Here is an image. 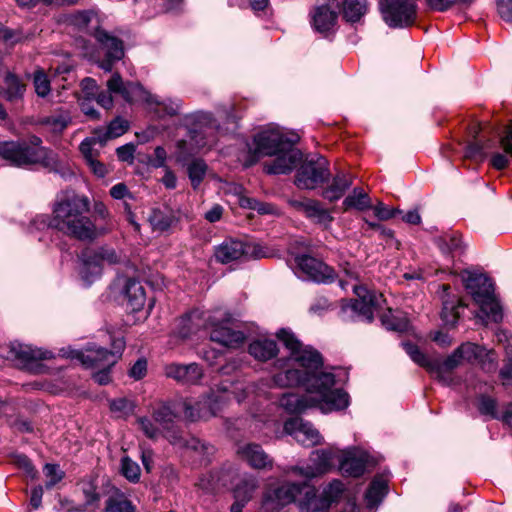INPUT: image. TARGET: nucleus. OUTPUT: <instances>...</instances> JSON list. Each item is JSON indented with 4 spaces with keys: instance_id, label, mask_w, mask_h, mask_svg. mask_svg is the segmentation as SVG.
Segmentation results:
<instances>
[{
    "instance_id": "42",
    "label": "nucleus",
    "mask_w": 512,
    "mask_h": 512,
    "mask_svg": "<svg viewBox=\"0 0 512 512\" xmlns=\"http://www.w3.org/2000/svg\"><path fill=\"white\" fill-rule=\"evenodd\" d=\"M366 12V0H345L343 3V16L347 21H358Z\"/></svg>"
},
{
    "instance_id": "45",
    "label": "nucleus",
    "mask_w": 512,
    "mask_h": 512,
    "mask_svg": "<svg viewBox=\"0 0 512 512\" xmlns=\"http://www.w3.org/2000/svg\"><path fill=\"white\" fill-rule=\"evenodd\" d=\"M33 86L37 96L41 98L47 97L51 92L50 80L45 71L41 68L36 69L33 73Z\"/></svg>"
},
{
    "instance_id": "34",
    "label": "nucleus",
    "mask_w": 512,
    "mask_h": 512,
    "mask_svg": "<svg viewBox=\"0 0 512 512\" xmlns=\"http://www.w3.org/2000/svg\"><path fill=\"white\" fill-rule=\"evenodd\" d=\"M345 211L350 209H356L363 211L372 207L371 199L363 189L355 188L351 194H349L342 203Z\"/></svg>"
},
{
    "instance_id": "44",
    "label": "nucleus",
    "mask_w": 512,
    "mask_h": 512,
    "mask_svg": "<svg viewBox=\"0 0 512 512\" xmlns=\"http://www.w3.org/2000/svg\"><path fill=\"white\" fill-rule=\"evenodd\" d=\"M5 96L9 101L21 98L25 91V85L20 79L12 73H7L5 77Z\"/></svg>"
},
{
    "instance_id": "49",
    "label": "nucleus",
    "mask_w": 512,
    "mask_h": 512,
    "mask_svg": "<svg viewBox=\"0 0 512 512\" xmlns=\"http://www.w3.org/2000/svg\"><path fill=\"white\" fill-rule=\"evenodd\" d=\"M100 350H105L104 348H101V347H98L96 345H89L85 348L84 351H78L76 352V358L78 360H80V362L86 367V368H93V369H96V368H100V367H112L113 365H106L104 363V361H101V354L100 353H95L94 354V357L96 359H98V361H95V363H88L86 360H85V355L88 354L89 352L91 351H100Z\"/></svg>"
},
{
    "instance_id": "33",
    "label": "nucleus",
    "mask_w": 512,
    "mask_h": 512,
    "mask_svg": "<svg viewBox=\"0 0 512 512\" xmlns=\"http://www.w3.org/2000/svg\"><path fill=\"white\" fill-rule=\"evenodd\" d=\"M387 492V482L382 478H375L365 494L366 505L369 509L376 508Z\"/></svg>"
},
{
    "instance_id": "9",
    "label": "nucleus",
    "mask_w": 512,
    "mask_h": 512,
    "mask_svg": "<svg viewBox=\"0 0 512 512\" xmlns=\"http://www.w3.org/2000/svg\"><path fill=\"white\" fill-rule=\"evenodd\" d=\"M7 358L14 361L20 368L33 373H41L44 366L41 360L51 358V352L33 348L30 345L19 342H11L7 346Z\"/></svg>"
},
{
    "instance_id": "43",
    "label": "nucleus",
    "mask_w": 512,
    "mask_h": 512,
    "mask_svg": "<svg viewBox=\"0 0 512 512\" xmlns=\"http://www.w3.org/2000/svg\"><path fill=\"white\" fill-rule=\"evenodd\" d=\"M41 143H42V140L37 136H31L29 138V143H26L30 149H33V150L43 149V150H45V152H47L46 156L44 158L40 159L39 161H37L36 164H41L42 166L49 168V169L56 168V166H57L56 154L53 151L47 149L46 147L41 146Z\"/></svg>"
},
{
    "instance_id": "53",
    "label": "nucleus",
    "mask_w": 512,
    "mask_h": 512,
    "mask_svg": "<svg viewBox=\"0 0 512 512\" xmlns=\"http://www.w3.org/2000/svg\"><path fill=\"white\" fill-rule=\"evenodd\" d=\"M140 429L150 439H157L161 434V427L147 417H139L137 419Z\"/></svg>"
},
{
    "instance_id": "29",
    "label": "nucleus",
    "mask_w": 512,
    "mask_h": 512,
    "mask_svg": "<svg viewBox=\"0 0 512 512\" xmlns=\"http://www.w3.org/2000/svg\"><path fill=\"white\" fill-rule=\"evenodd\" d=\"M105 512H135V506L124 493L113 485H107Z\"/></svg>"
},
{
    "instance_id": "39",
    "label": "nucleus",
    "mask_w": 512,
    "mask_h": 512,
    "mask_svg": "<svg viewBox=\"0 0 512 512\" xmlns=\"http://www.w3.org/2000/svg\"><path fill=\"white\" fill-rule=\"evenodd\" d=\"M258 483L255 477L247 476L240 480L234 489L235 499L248 502L257 489Z\"/></svg>"
},
{
    "instance_id": "24",
    "label": "nucleus",
    "mask_w": 512,
    "mask_h": 512,
    "mask_svg": "<svg viewBox=\"0 0 512 512\" xmlns=\"http://www.w3.org/2000/svg\"><path fill=\"white\" fill-rule=\"evenodd\" d=\"M276 158L270 163L264 165V170L268 174H286L293 170L300 160L299 152L292 149V142L285 151H279L275 154Z\"/></svg>"
},
{
    "instance_id": "57",
    "label": "nucleus",
    "mask_w": 512,
    "mask_h": 512,
    "mask_svg": "<svg viewBox=\"0 0 512 512\" xmlns=\"http://www.w3.org/2000/svg\"><path fill=\"white\" fill-rule=\"evenodd\" d=\"M487 147L488 145L482 144L479 141H474L467 146L465 156L482 161L486 157L485 149Z\"/></svg>"
},
{
    "instance_id": "20",
    "label": "nucleus",
    "mask_w": 512,
    "mask_h": 512,
    "mask_svg": "<svg viewBox=\"0 0 512 512\" xmlns=\"http://www.w3.org/2000/svg\"><path fill=\"white\" fill-rule=\"evenodd\" d=\"M306 483L285 482L265 496V504L271 505L272 509H280L296 500L305 487Z\"/></svg>"
},
{
    "instance_id": "13",
    "label": "nucleus",
    "mask_w": 512,
    "mask_h": 512,
    "mask_svg": "<svg viewBox=\"0 0 512 512\" xmlns=\"http://www.w3.org/2000/svg\"><path fill=\"white\" fill-rule=\"evenodd\" d=\"M403 347L411 359L421 367L426 368L428 371L437 373L438 375L444 372L452 371L464 363L461 354L457 349L449 355L444 361L432 360L422 353L419 348L411 343H404Z\"/></svg>"
},
{
    "instance_id": "10",
    "label": "nucleus",
    "mask_w": 512,
    "mask_h": 512,
    "mask_svg": "<svg viewBox=\"0 0 512 512\" xmlns=\"http://www.w3.org/2000/svg\"><path fill=\"white\" fill-rule=\"evenodd\" d=\"M214 256L218 262L227 264L242 257H265L266 253L256 243H244L236 239H226L215 248Z\"/></svg>"
},
{
    "instance_id": "31",
    "label": "nucleus",
    "mask_w": 512,
    "mask_h": 512,
    "mask_svg": "<svg viewBox=\"0 0 512 512\" xmlns=\"http://www.w3.org/2000/svg\"><path fill=\"white\" fill-rule=\"evenodd\" d=\"M278 348L274 340L258 339L250 343L249 353L259 361H268L277 355Z\"/></svg>"
},
{
    "instance_id": "2",
    "label": "nucleus",
    "mask_w": 512,
    "mask_h": 512,
    "mask_svg": "<svg viewBox=\"0 0 512 512\" xmlns=\"http://www.w3.org/2000/svg\"><path fill=\"white\" fill-rule=\"evenodd\" d=\"M90 203L87 197L75 192L58 196L48 226L78 240H91L97 236L94 223L88 217Z\"/></svg>"
},
{
    "instance_id": "19",
    "label": "nucleus",
    "mask_w": 512,
    "mask_h": 512,
    "mask_svg": "<svg viewBox=\"0 0 512 512\" xmlns=\"http://www.w3.org/2000/svg\"><path fill=\"white\" fill-rule=\"evenodd\" d=\"M284 431L293 436L303 446L310 447L321 442L319 432L307 422L300 418H291L284 423Z\"/></svg>"
},
{
    "instance_id": "11",
    "label": "nucleus",
    "mask_w": 512,
    "mask_h": 512,
    "mask_svg": "<svg viewBox=\"0 0 512 512\" xmlns=\"http://www.w3.org/2000/svg\"><path fill=\"white\" fill-rule=\"evenodd\" d=\"M119 261V256L112 248L102 247L94 251H87L82 256L81 277L87 284H90L101 275L105 263L111 265Z\"/></svg>"
},
{
    "instance_id": "50",
    "label": "nucleus",
    "mask_w": 512,
    "mask_h": 512,
    "mask_svg": "<svg viewBox=\"0 0 512 512\" xmlns=\"http://www.w3.org/2000/svg\"><path fill=\"white\" fill-rule=\"evenodd\" d=\"M121 473L130 482H138L141 470L135 461L125 456L121 460Z\"/></svg>"
},
{
    "instance_id": "30",
    "label": "nucleus",
    "mask_w": 512,
    "mask_h": 512,
    "mask_svg": "<svg viewBox=\"0 0 512 512\" xmlns=\"http://www.w3.org/2000/svg\"><path fill=\"white\" fill-rule=\"evenodd\" d=\"M127 305L133 312L140 311L146 302V293L142 284L136 280H128L125 285Z\"/></svg>"
},
{
    "instance_id": "21",
    "label": "nucleus",
    "mask_w": 512,
    "mask_h": 512,
    "mask_svg": "<svg viewBox=\"0 0 512 512\" xmlns=\"http://www.w3.org/2000/svg\"><path fill=\"white\" fill-rule=\"evenodd\" d=\"M339 9L340 5L337 0H327L325 3L318 5L313 14L315 29L321 33L330 31L336 24Z\"/></svg>"
},
{
    "instance_id": "18",
    "label": "nucleus",
    "mask_w": 512,
    "mask_h": 512,
    "mask_svg": "<svg viewBox=\"0 0 512 512\" xmlns=\"http://www.w3.org/2000/svg\"><path fill=\"white\" fill-rule=\"evenodd\" d=\"M296 261L299 271L306 279L318 283H328L334 278L333 269L314 257L302 255L297 257Z\"/></svg>"
},
{
    "instance_id": "51",
    "label": "nucleus",
    "mask_w": 512,
    "mask_h": 512,
    "mask_svg": "<svg viewBox=\"0 0 512 512\" xmlns=\"http://www.w3.org/2000/svg\"><path fill=\"white\" fill-rule=\"evenodd\" d=\"M498 357L493 349H487L483 346V353L477 358L478 363L486 372H494L497 368Z\"/></svg>"
},
{
    "instance_id": "4",
    "label": "nucleus",
    "mask_w": 512,
    "mask_h": 512,
    "mask_svg": "<svg viewBox=\"0 0 512 512\" xmlns=\"http://www.w3.org/2000/svg\"><path fill=\"white\" fill-rule=\"evenodd\" d=\"M461 279L466 290L488 319L499 322L503 318L502 307L494 294L491 280L481 273L469 270L461 272Z\"/></svg>"
},
{
    "instance_id": "56",
    "label": "nucleus",
    "mask_w": 512,
    "mask_h": 512,
    "mask_svg": "<svg viewBox=\"0 0 512 512\" xmlns=\"http://www.w3.org/2000/svg\"><path fill=\"white\" fill-rule=\"evenodd\" d=\"M93 15L91 11H78L69 14L67 20L70 24L78 28H84L89 24Z\"/></svg>"
},
{
    "instance_id": "62",
    "label": "nucleus",
    "mask_w": 512,
    "mask_h": 512,
    "mask_svg": "<svg viewBox=\"0 0 512 512\" xmlns=\"http://www.w3.org/2000/svg\"><path fill=\"white\" fill-rule=\"evenodd\" d=\"M14 462L18 467L22 468L29 477L34 478L36 476L37 472L27 456L23 454L15 455Z\"/></svg>"
},
{
    "instance_id": "25",
    "label": "nucleus",
    "mask_w": 512,
    "mask_h": 512,
    "mask_svg": "<svg viewBox=\"0 0 512 512\" xmlns=\"http://www.w3.org/2000/svg\"><path fill=\"white\" fill-rule=\"evenodd\" d=\"M239 457L254 469H271L273 461L258 444L248 443L237 450Z\"/></svg>"
},
{
    "instance_id": "23",
    "label": "nucleus",
    "mask_w": 512,
    "mask_h": 512,
    "mask_svg": "<svg viewBox=\"0 0 512 512\" xmlns=\"http://www.w3.org/2000/svg\"><path fill=\"white\" fill-rule=\"evenodd\" d=\"M337 460L339 461V469L344 475L359 477L365 471V457L356 449L339 450Z\"/></svg>"
},
{
    "instance_id": "47",
    "label": "nucleus",
    "mask_w": 512,
    "mask_h": 512,
    "mask_svg": "<svg viewBox=\"0 0 512 512\" xmlns=\"http://www.w3.org/2000/svg\"><path fill=\"white\" fill-rule=\"evenodd\" d=\"M458 350L464 363H474L477 361V358L481 356V353H483V346L472 342H465L458 347Z\"/></svg>"
},
{
    "instance_id": "40",
    "label": "nucleus",
    "mask_w": 512,
    "mask_h": 512,
    "mask_svg": "<svg viewBox=\"0 0 512 512\" xmlns=\"http://www.w3.org/2000/svg\"><path fill=\"white\" fill-rule=\"evenodd\" d=\"M207 164L201 159L192 160L187 166V173L193 189H197L207 173Z\"/></svg>"
},
{
    "instance_id": "27",
    "label": "nucleus",
    "mask_w": 512,
    "mask_h": 512,
    "mask_svg": "<svg viewBox=\"0 0 512 512\" xmlns=\"http://www.w3.org/2000/svg\"><path fill=\"white\" fill-rule=\"evenodd\" d=\"M93 36L99 43L105 54L114 59H122L124 56L123 42L117 37L111 35L109 32L102 28H97L93 32Z\"/></svg>"
},
{
    "instance_id": "54",
    "label": "nucleus",
    "mask_w": 512,
    "mask_h": 512,
    "mask_svg": "<svg viewBox=\"0 0 512 512\" xmlns=\"http://www.w3.org/2000/svg\"><path fill=\"white\" fill-rule=\"evenodd\" d=\"M95 135L96 136H94L92 138L85 139L80 144V147H79L80 151L87 163L92 161L93 159L97 158V156H98V152L94 149V145L96 143H99L98 131L95 133Z\"/></svg>"
},
{
    "instance_id": "32",
    "label": "nucleus",
    "mask_w": 512,
    "mask_h": 512,
    "mask_svg": "<svg viewBox=\"0 0 512 512\" xmlns=\"http://www.w3.org/2000/svg\"><path fill=\"white\" fill-rule=\"evenodd\" d=\"M352 185L350 175L341 173L337 174L332 183L323 191V197L329 201L340 199L345 191Z\"/></svg>"
},
{
    "instance_id": "60",
    "label": "nucleus",
    "mask_w": 512,
    "mask_h": 512,
    "mask_svg": "<svg viewBox=\"0 0 512 512\" xmlns=\"http://www.w3.org/2000/svg\"><path fill=\"white\" fill-rule=\"evenodd\" d=\"M441 315L445 324L449 326H454L459 318L457 307L448 302L444 303Z\"/></svg>"
},
{
    "instance_id": "26",
    "label": "nucleus",
    "mask_w": 512,
    "mask_h": 512,
    "mask_svg": "<svg viewBox=\"0 0 512 512\" xmlns=\"http://www.w3.org/2000/svg\"><path fill=\"white\" fill-rule=\"evenodd\" d=\"M222 407V402L216 397H207L198 402L196 407L184 403V415L187 419L195 421L198 419H208L216 416Z\"/></svg>"
},
{
    "instance_id": "41",
    "label": "nucleus",
    "mask_w": 512,
    "mask_h": 512,
    "mask_svg": "<svg viewBox=\"0 0 512 512\" xmlns=\"http://www.w3.org/2000/svg\"><path fill=\"white\" fill-rule=\"evenodd\" d=\"M129 128L128 121L117 117L107 127L103 135L98 134L99 144L102 146L108 139L122 136Z\"/></svg>"
},
{
    "instance_id": "28",
    "label": "nucleus",
    "mask_w": 512,
    "mask_h": 512,
    "mask_svg": "<svg viewBox=\"0 0 512 512\" xmlns=\"http://www.w3.org/2000/svg\"><path fill=\"white\" fill-rule=\"evenodd\" d=\"M500 147L503 150L501 152H495L491 157V165L496 170H503L508 167L510 158H512V123L507 126L503 135L499 139Z\"/></svg>"
},
{
    "instance_id": "17",
    "label": "nucleus",
    "mask_w": 512,
    "mask_h": 512,
    "mask_svg": "<svg viewBox=\"0 0 512 512\" xmlns=\"http://www.w3.org/2000/svg\"><path fill=\"white\" fill-rule=\"evenodd\" d=\"M290 142L278 128L263 130L254 137L255 154L257 156H274L279 151L287 150Z\"/></svg>"
},
{
    "instance_id": "3",
    "label": "nucleus",
    "mask_w": 512,
    "mask_h": 512,
    "mask_svg": "<svg viewBox=\"0 0 512 512\" xmlns=\"http://www.w3.org/2000/svg\"><path fill=\"white\" fill-rule=\"evenodd\" d=\"M110 91L120 93L129 103L144 102L148 109L158 117L175 116L181 107L180 100L168 99L160 101L157 96L145 90L138 82H124L119 73H114L108 80Z\"/></svg>"
},
{
    "instance_id": "38",
    "label": "nucleus",
    "mask_w": 512,
    "mask_h": 512,
    "mask_svg": "<svg viewBox=\"0 0 512 512\" xmlns=\"http://www.w3.org/2000/svg\"><path fill=\"white\" fill-rule=\"evenodd\" d=\"M305 216L310 218L312 221L327 226L333 217L330 212L323 208L318 201L309 200L308 208H306Z\"/></svg>"
},
{
    "instance_id": "7",
    "label": "nucleus",
    "mask_w": 512,
    "mask_h": 512,
    "mask_svg": "<svg viewBox=\"0 0 512 512\" xmlns=\"http://www.w3.org/2000/svg\"><path fill=\"white\" fill-rule=\"evenodd\" d=\"M175 414L169 406L162 405L153 413V421L157 423L163 430H167L166 438L175 446L186 447L200 455H208L212 451V447L207 446L204 442L197 438L190 437L185 439L179 431H170L169 425L173 422Z\"/></svg>"
},
{
    "instance_id": "12",
    "label": "nucleus",
    "mask_w": 512,
    "mask_h": 512,
    "mask_svg": "<svg viewBox=\"0 0 512 512\" xmlns=\"http://www.w3.org/2000/svg\"><path fill=\"white\" fill-rule=\"evenodd\" d=\"M46 153L43 149H30L26 142L0 141V158L15 166L36 164Z\"/></svg>"
},
{
    "instance_id": "59",
    "label": "nucleus",
    "mask_w": 512,
    "mask_h": 512,
    "mask_svg": "<svg viewBox=\"0 0 512 512\" xmlns=\"http://www.w3.org/2000/svg\"><path fill=\"white\" fill-rule=\"evenodd\" d=\"M98 86L94 79L92 78H84L81 81V92L82 96L79 98L81 99H94L97 95Z\"/></svg>"
},
{
    "instance_id": "55",
    "label": "nucleus",
    "mask_w": 512,
    "mask_h": 512,
    "mask_svg": "<svg viewBox=\"0 0 512 512\" xmlns=\"http://www.w3.org/2000/svg\"><path fill=\"white\" fill-rule=\"evenodd\" d=\"M45 476L48 478L46 488L50 489L64 477V473L56 464H46L44 467Z\"/></svg>"
},
{
    "instance_id": "63",
    "label": "nucleus",
    "mask_w": 512,
    "mask_h": 512,
    "mask_svg": "<svg viewBox=\"0 0 512 512\" xmlns=\"http://www.w3.org/2000/svg\"><path fill=\"white\" fill-rule=\"evenodd\" d=\"M374 214L379 220H388L393 218L396 213L400 212L397 209H390L388 206L384 205L382 202H379L377 205L373 207Z\"/></svg>"
},
{
    "instance_id": "61",
    "label": "nucleus",
    "mask_w": 512,
    "mask_h": 512,
    "mask_svg": "<svg viewBox=\"0 0 512 512\" xmlns=\"http://www.w3.org/2000/svg\"><path fill=\"white\" fill-rule=\"evenodd\" d=\"M496 3L499 16L512 23V0H496Z\"/></svg>"
},
{
    "instance_id": "58",
    "label": "nucleus",
    "mask_w": 512,
    "mask_h": 512,
    "mask_svg": "<svg viewBox=\"0 0 512 512\" xmlns=\"http://www.w3.org/2000/svg\"><path fill=\"white\" fill-rule=\"evenodd\" d=\"M478 409L483 415L497 418L496 401L490 397L482 396L478 402Z\"/></svg>"
},
{
    "instance_id": "36",
    "label": "nucleus",
    "mask_w": 512,
    "mask_h": 512,
    "mask_svg": "<svg viewBox=\"0 0 512 512\" xmlns=\"http://www.w3.org/2000/svg\"><path fill=\"white\" fill-rule=\"evenodd\" d=\"M148 221L154 231L164 232L168 230L176 221L172 212H166L160 209H153L148 217Z\"/></svg>"
},
{
    "instance_id": "6",
    "label": "nucleus",
    "mask_w": 512,
    "mask_h": 512,
    "mask_svg": "<svg viewBox=\"0 0 512 512\" xmlns=\"http://www.w3.org/2000/svg\"><path fill=\"white\" fill-rule=\"evenodd\" d=\"M231 322L232 317L228 313L221 309L215 310L207 317V329L210 333V339L228 348H237L243 344L244 334L239 330L229 327Z\"/></svg>"
},
{
    "instance_id": "22",
    "label": "nucleus",
    "mask_w": 512,
    "mask_h": 512,
    "mask_svg": "<svg viewBox=\"0 0 512 512\" xmlns=\"http://www.w3.org/2000/svg\"><path fill=\"white\" fill-rule=\"evenodd\" d=\"M165 374L167 377L185 385L199 384L203 378V370L196 363H172L165 367Z\"/></svg>"
},
{
    "instance_id": "37",
    "label": "nucleus",
    "mask_w": 512,
    "mask_h": 512,
    "mask_svg": "<svg viewBox=\"0 0 512 512\" xmlns=\"http://www.w3.org/2000/svg\"><path fill=\"white\" fill-rule=\"evenodd\" d=\"M81 489L85 497V507H98L101 499L97 492L96 478L89 476L81 481Z\"/></svg>"
},
{
    "instance_id": "8",
    "label": "nucleus",
    "mask_w": 512,
    "mask_h": 512,
    "mask_svg": "<svg viewBox=\"0 0 512 512\" xmlns=\"http://www.w3.org/2000/svg\"><path fill=\"white\" fill-rule=\"evenodd\" d=\"M379 6L383 20L390 27H407L415 21L416 0H380Z\"/></svg>"
},
{
    "instance_id": "48",
    "label": "nucleus",
    "mask_w": 512,
    "mask_h": 512,
    "mask_svg": "<svg viewBox=\"0 0 512 512\" xmlns=\"http://www.w3.org/2000/svg\"><path fill=\"white\" fill-rule=\"evenodd\" d=\"M70 119L66 114H57L45 117L41 124L47 126L54 133H61L68 126Z\"/></svg>"
},
{
    "instance_id": "52",
    "label": "nucleus",
    "mask_w": 512,
    "mask_h": 512,
    "mask_svg": "<svg viewBox=\"0 0 512 512\" xmlns=\"http://www.w3.org/2000/svg\"><path fill=\"white\" fill-rule=\"evenodd\" d=\"M134 403L127 398H118L110 401V410L117 415V417H126L133 413Z\"/></svg>"
},
{
    "instance_id": "5",
    "label": "nucleus",
    "mask_w": 512,
    "mask_h": 512,
    "mask_svg": "<svg viewBox=\"0 0 512 512\" xmlns=\"http://www.w3.org/2000/svg\"><path fill=\"white\" fill-rule=\"evenodd\" d=\"M344 484L339 480H333L323 488L320 495L315 487L306 485L304 496L298 502L300 512H328L331 505L340 500L344 493Z\"/></svg>"
},
{
    "instance_id": "46",
    "label": "nucleus",
    "mask_w": 512,
    "mask_h": 512,
    "mask_svg": "<svg viewBox=\"0 0 512 512\" xmlns=\"http://www.w3.org/2000/svg\"><path fill=\"white\" fill-rule=\"evenodd\" d=\"M381 322L386 329L392 331L403 332L408 328V321L394 315L391 310L381 316Z\"/></svg>"
},
{
    "instance_id": "15",
    "label": "nucleus",
    "mask_w": 512,
    "mask_h": 512,
    "mask_svg": "<svg viewBox=\"0 0 512 512\" xmlns=\"http://www.w3.org/2000/svg\"><path fill=\"white\" fill-rule=\"evenodd\" d=\"M329 176L327 161L319 157L316 161L303 163L296 174L295 184L300 189H314L322 184Z\"/></svg>"
},
{
    "instance_id": "14",
    "label": "nucleus",
    "mask_w": 512,
    "mask_h": 512,
    "mask_svg": "<svg viewBox=\"0 0 512 512\" xmlns=\"http://www.w3.org/2000/svg\"><path fill=\"white\" fill-rule=\"evenodd\" d=\"M354 293L357 299L350 301V303L343 306V311L354 312L359 318L371 322L374 318V312L379 306V301L382 295H376L370 292L365 286L354 285Z\"/></svg>"
},
{
    "instance_id": "64",
    "label": "nucleus",
    "mask_w": 512,
    "mask_h": 512,
    "mask_svg": "<svg viewBox=\"0 0 512 512\" xmlns=\"http://www.w3.org/2000/svg\"><path fill=\"white\" fill-rule=\"evenodd\" d=\"M147 362L144 359H139L130 369V376L135 380H140L146 375Z\"/></svg>"
},
{
    "instance_id": "16",
    "label": "nucleus",
    "mask_w": 512,
    "mask_h": 512,
    "mask_svg": "<svg viewBox=\"0 0 512 512\" xmlns=\"http://www.w3.org/2000/svg\"><path fill=\"white\" fill-rule=\"evenodd\" d=\"M339 450L334 448L319 449L310 454V465L305 468L293 467L291 470L306 478H314L329 472L333 467Z\"/></svg>"
},
{
    "instance_id": "1",
    "label": "nucleus",
    "mask_w": 512,
    "mask_h": 512,
    "mask_svg": "<svg viewBox=\"0 0 512 512\" xmlns=\"http://www.w3.org/2000/svg\"><path fill=\"white\" fill-rule=\"evenodd\" d=\"M277 338L290 351L286 361H278L282 369L272 381L275 386H303L307 395L285 393L279 399V405L288 413L298 414L308 408L318 407L323 412L344 409L349 404V396L341 389H334L335 376L321 371L323 360L318 351L303 346L295 335L286 329L277 333Z\"/></svg>"
},
{
    "instance_id": "35",
    "label": "nucleus",
    "mask_w": 512,
    "mask_h": 512,
    "mask_svg": "<svg viewBox=\"0 0 512 512\" xmlns=\"http://www.w3.org/2000/svg\"><path fill=\"white\" fill-rule=\"evenodd\" d=\"M125 343L123 339H116L113 342V350H100L98 353L101 354V361H104L106 365H115V363L118 361L123 349H124ZM97 353V351H91L88 354L85 355V360L88 363H95V361H98L94 357V354Z\"/></svg>"
}]
</instances>
